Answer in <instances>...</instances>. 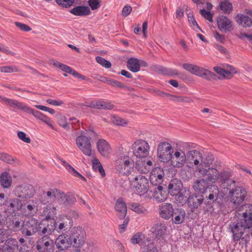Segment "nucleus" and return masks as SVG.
Listing matches in <instances>:
<instances>
[{
    "label": "nucleus",
    "instance_id": "obj_34",
    "mask_svg": "<svg viewBox=\"0 0 252 252\" xmlns=\"http://www.w3.org/2000/svg\"><path fill=\"white\" fill-rule=\"evenodd\" d=\"M28 113L32 114L36 119L42 121L43 123L49 126L51 128L54 129V126L52 124V122L51 120L43 113L37 110H33L31 108H30V110Z\"/></svg>",
    "mask_w": 252,
    "mask_h": 252
},
{
    "label": "nucleus",
    "instance_id": "obj_7",
    "mask_svg": "<svg viewBox=\"0 0 252 252\" xmlns=\"http://www.w3.org/2000/svg\"><path fill=\"white\" fill-rule=\"evenodd\" d=\"M186 160V154L184 150L181 149H177L173 151L169 158L172 166L176 168L183 167L185 164Z\"/></svg>",
    "mask_w": 252,
    "mask_h": 252
},
{
    "label": "nucleus",
    "instance_id": "obj_54",
    "mask_svg": "<svg viewBox=\"0 0 252 252\" xmlns=\"http://www.w3.org/2000/svg\"><path fill=\"white\" fill-rule=\"evenodd\" d=\"M0 160L7 163L12 164L15 163V159L10 155L4 153H0Z\"/></svg>",
    "mask_w": 252,
    "mask_h": 252
},
{
    "label": "nucleus",
    "instance_id": "obj_53",
    "mask_svg": "<svg viewBox=\"0 0 252 252\" xmlns=\"http://www.w3.org/2000/svg\"><path fill=\"white\" fill-rule=\"evenodd\" d=\"M51 229H48L45 225L42 227V224L40 223L37 227L38 234L42 237H49L48 235L51 234Z\"/></svg>",
    "mask_w": 252,
    "mask_h": 252
},
{
    "label": "nucleus",
    "instance_id": "obj_49",
    "mask_svg": "<svg viewBox=\"0 0 252 252\" xmlns=\"http://www.w3.org/2000/svg\"><path fill=\"white\" fill-rule=\"evenodd\" d=\"M220 9L225 14H229L232 10V5L228 0L221 1L219 4Z\"/></svg>",
    "mask_w": 252,
    "mask_h": 252
},
{
    "label": "nucleus",
    "instance_id": "obj_31",
    "mask_svg": "<svg viewBox=\"0 0 252 252\" xmlns=\"http://www.w3.org/2000/svg\"><path fill=\"white\" fill-rule=\"evenodd\" d=\"M97 148L99 153L103 157H108L111 152L109 143L103 139H100L96 143Z\"/></svg>",
    "mask_w": 252,
    "mask_h": 252
},
{
    "label": "nucleus",
    "instance_id": "obj_23",
    "mask_svg": "<svg viewBox=\"0 0 252 252\" xmlns=\"http://www.w3.org/2000/svg\"><path fill=\"white\" fill-rule=\"evenodd\" d=\"M204 198L202 195H197L194 193L190 195L188 198V205L189 207L193 211L198 208L202 204L204 201Z\"/></svg>",
    "mask_w": 252,
    "mask_h": 252
},
{
    "label": "nucleus",
    "instance_id": "obj_6",
    "mask_svg": "<svg viewBox=\"0 0 252 252\" xmlns=\"http://www.w3.org/2000/svg\"><path fill=\"white\" fill-rule=\"evenodd\" d=\"M134 155L139 158L147 157L149 154L150 146L148 143L143 140H138L132 145Z\"/></svg>",
    "mask_w": 252,
    "mask_h": 252
},
{
    "label": "nucleus",
    "instance_id": "obj_56",
    "mask_svg": "<svg viewBox=\"0 0 252 252\" xmlns=\"http://www.w3.org/2000/svg\"><path fill=\"white\" fill-rule=\"evenodd\" d=\"M214 160V157L212 155H208L206 156L205 158L202 160V162H201V164L199 166L203 165V167L207 168L210 167V166L211 165Z\"/></svg>",
    "mask_w": 252,
    "mask_h": 252
},
{
    "label": "nucleus",
    "instance_id": "obj_9",
    "mask_svg": "<svg viewBox=\"0 0 252 252\" xmlns=\"http://www.w3.org/2000/svg\"><path fill=\"white\" fill-rule=\"evenodd\" d=\"M247 194L246 190L243 187H235L230 189L228 195L231 202L240 204L244 201Z\"/></svg>",
    "mask_w": 252,
    "mask_h": 252
},
{
    "label": "nucleus",
    "instance_id": "obj_5",
    "mask_svg": "<svg viewBox=\"0 0 252 252\" xmlns=\"http://www.w3.org/2000/svg\"><path fill=\"white\" fill-rule=\"evenodd\" d=\"M173 152V148L171 145L168 142H161L158 146V157L159 160L161 162H167L169 161V158Z\"/></svg>",
    "mask_w": 252,
    "mask_h": 252
},
{
    "label": "nucleus",
    "instance_id": "obj_18",
    "mask_svg": "<svg viewBox=\"0 0 252 252\" xmlns=\"http://www.w3.org/2000/svg\"><path fill=\"white\" fill-rule=\"evenodd\" d=\"M214 70L218 74V78L220 80L230 79L236 73L235 68L231 65L228 66L227 69L215 66L214 67Z\"/></svg>",
    "mask_w": 252,
    "mask_h": 252
},
{
    "label": "nucleus",
    "instance_id": "obj_24",
    "mask_svg": "<svg viewBox=\"0 0 252 252\" xmlns=\"http://www.w3.org/2000/svg\"><path fill=\"white\" fill-rule=\"evenodd\" d=\"M183 187V184L181 181L176 179H173L168 185V193L175 196L184 189Z\"/></svg>",
    "mask_w": 252,
    "mask_h": 252
},
{
    "label": "nucleus",
    "instance_id": "obj_51",
    "mask_svg": "<svg viewBox=\"0 0 252 252\" xmlns=\"http://www.w3.org/2000/svg\"><path fill=\"white\" fill-rule=\"evenodd\" d=\"M58 124L67 131L70 130L69 126L70 122H68L64 116L60 115L58 118Z\"/></svg>",
    "mask_w": 252,
    "mask_h": 252
},
{
    "label": "nucleus",
    "instance_id": "obj_8",
    "mask_svg": "<svg viewBox=\"0 0 252 252\" xmlns=\"http://www.w3.org/2000/svg\"><path fill=\"white\" fill-rule=\"evenodd\" d=\"M183 67L191 74L204 79H209L210 77L214 75L211 71L201 67L195 64H183Z\"/></svg>",
    "mask_w": 252,
    "mask_h": 252
},
{
    "label": "nucleus",
    "instance_id": "obj_50",
    "mask_svg": "<svg viewBox=\"0 0 252 252\" xmlns=\"http://www.w3.org/2000/svg\"><path fill=\"white\" fill-rule=\"evenodd\" d=\"M92 167L94 171H96L98 170L102 177L105 176V171L101 164L97 158H94L92 160Z\"/></svg>",
    "mask_w": 252,
    "mask_h": 252
},
{
    "label": "nucleus",
    "instance_id": "obj_15",
    "mask_svg": "<svg viewBox=\"0 0 252 252\" xmlns=\"http://www.w3.org/2000/svg\"><path fill=\"white\" fill-rule=\"evenodd\" d=\"M56 231L59 233H63L69 230L73 225V221L70 217L62 216L57 221H55Z\"/></svg>",
    "mask_w": 252,
    "mask_h": 252
},
{
    "label": "nucleus",
    "instance_id": "obj_13",
    "mask_svg": "<svg viewBox=\"0 0 252 252\" xmlns=\"http://www.w3.org/2000/svg\"><path fill=\"white\" fill-rule=\"evenodd\" d=\"M247 228L242 222L238 221H231L228 224V229L232 234L233 239L239 241Z\"/></svg>",
    "mask_w": 252,
    "mask_h": 252
},
{
    "label": "nucleus",
    "instance_id": "obj_10",
    "mask_svg": "<svg viewBox=\"0 0 252 252\" xmlns=\"http://www.w3.org/2000/svg\"><path fill=\"white\" fill-rule=\"evenodd\" d=\"M38 252H54L55 242L50 237H41L37 242Z\"/></svg>",
    "mask_w": 252,
    "mask_h": 252
},
{
    "label": "nucleus",
    "instance_id": "obj_11",
    "mask_svg": "<svg viewBox=\"0 0 252 252\" xmlns=\"http://www.w3.org/2000/svg\"><path fill=\"white\" fill-rule=\"evenodd\" d=\"M151 231L155 236L157 241H165L168 235V228L165 223L158 222L151 228Z\"/></svg>",
    "mask_w": 252,
    "mask_h": 252
},
{
    "label": "nucleus",
    "instance_id": "obj_43",
    "mask_svg": "<svg viewBox=\"0 0 252 252\" xmlns=\"http://www.w3.org/2000/svg\"><path fill=\"white\" fill-rule=\"evenodd\" d=\"M0 182L3 188L10 187L12 184V179L10 174L7 172L2 173L0 176Z\"/></svg>",
    "mask_w": 252,
    "mask_h": 252
},
{
    "label": "nucleus",
    "instance_id": "obj_44",
    "mask_svg": "<svg viewBox=\"0 0 252 252\" xmlns=\"http://www.w3.org/2000/svg\"><path fill=\"white\" fill-rule=\"evenodd\" d=\"M27 209L28 211V215H33L32 213H35L40 208L39 203L37 199H33L28 202Z\"/></svg>",
    "mask_w": 252,
    "mask_h": 252
},
{
    "label": "nucleus",
    "instance_id": "obj_2",
    "mask_svg": "<svg viewBox=\"0 0 252 252\" xmlns=\"http://www.w3.org/2000/svg\"><path fill=\"white\" fill-rule=\"evenodd\" d=\"M86 232L84 229L80 226L73 227L70 232L69 238L72 246L81 247L85 241Z\"/></svg>",
    "mask_w": 252,
    "mask_h": 252
},
{
    "label": "nucleus",
    "instance_id": "obj_60",
    "mask_svg": "<svg viewBox=\"0 0 252 252\" xmlns=\"http://www.w3.org/2000/svg\"><path fill=\"white\" fill-rule=\"evenodd\" d=\"M200 13L205 19L210 22H213V15L210 11H206L204 9H203L200 11Z\"/></svg>",
    "mask_w": 252,
    "mask_h": 252
},
{
    "label": "nucleus",
    "instance_id": "obj_28",
    "mask_svg": "<svg viewBox=\"0 0 252 252\" xmlns=\"http://www.w3.org/2000/svg\"><path fill=\"white\" fill-rule=\"evenodd\" d=\"M115 209L118 218L122 220L125 218L127 213V207L125 201L122 198L117 199L115 204Z\"/></svg>",
    "mask_w": 252,
    "mask_h": 252
},
{
    "label": "nucleus",
    "instance_id": "obj_59",
    "mask_svg": "<svg viewBox=\"0 0 252 252\" xmlns=\"http://www.w3.org/2000/svg\"><path fill=\"white\" fill-rule=\"evenodd\" d=\"M57 3L64 7L71 6L74 2L75 0H56Z\"/></svg>",
    "mask_w": 252,
    "mask_h": 252
},
{
    "label": "nucleus",
    "instance_id": "obj_46",
    "mask_svg": "<svg viewBox=\"0 0 252 252\" xmlns=\"http://www.w3.org/2000/svg\"><path fill=\"white\" fill-rule=\"evenodd\" d=\"M242 218L240 221L243 223V225L246 226L247 229H249L252 227V213L244 212L242 214Z\"/></svg>",
    "mask_w": 252,
    "mask_h": 252
},
{
    "label": "nucleus",
    "instance_id": "obj_14",
    "mask_svg": "<svg viewBox=\"0 0 252 252\" xmlns=\"http://www.w3.org/2000/svg\"><path fill=\"white\" fill-rule=\"evenodd\" d=\"M203 167V165L199 166L197 170L202 176L206 175L207 176V181L211 183H215L217 182V180L219 177V172L215 168Z\"/></svg>",
    "mask_w": 252,
    "mask_h": 252
},
{
    "label": "nucleus",
    "instance_id": "obj_45",
    "mask_svg": "<svg viewBox=\"0 0 252 252\" xmlns=\"http://www.w3.org/2000/svg\"><path fill=\"white\" fill-rule=\"evenodd\" d=\"M155 70L158 73L162 75H172L178 74V72L175 69L166 68L161 65L156 66Z\"/></svg>",
    "mask_w": 252,
    "mask_h": 252
},
{
    "label": "nucleus",
    "instance_id": "obj_42",
    "mask_svg": "<svg viewBox=\"0 0 252 252\" xmlns=\"http://www.w3.org/2000/svg\"><path fill=\"white\" fill-rule=\"evenodd\" d=\"M91 106L97 109L111 110L114 105L108 101L99 100L91 103Z\"/></svg>",
    "mask_w": 252,
    "mask_h": 252
},
{
    "label": "nucleus",
    "instance_id": "obj_17",
    "mask_svg": "<svg viewBox=\"0 0 252 252\" xmlns=\"http://www.w3.org/2000/svg\"><path fill=\"white\" fill-rule=\"evenodd\" d=\"M219 190L217 186L211 185L210 188L204 194V201L205 204L211 205L218 199Z\"/></svg>",
    "mask_w": 252,
    "mask_h": 252
},
{
    "label": "nucleus",
    "instance_id": "obj_37",
    "mask_svg": "<svg viewBox=\"0 0 252 252\" xmlns=\"http://www.w3.org/2000/svg\"><path fill=\"white\" fill-rule=\"evenodd\" d=\"M70 12L75 16H83L89 15L90 9L87 6H77L71 9Z\"/></svg>",
    "mask_w": 252,
    "mask_h": 252
},
{
    "label": "nucleus",
    "instance_id": "obj_1",
    "mask_svg": "<svg viewBox=\"0 0 252 252\" xmlns=\"http://www.w3.org/2000/svg\"><path fill=\"white\" fill-rule=\"evenodd\" d=\"M117 170L122 175L131 174L134 170V162L133 159L126 156H121L115 162Z\"/></svg>",
    "mask_w": 252,
    "mask_h": 252
},
{
    "label": "nucleus",
    "instance_id": "obj_22",
    "mask_svg": "<svg viewBox=\"0 0 252 252\" xmlns=\"http://www.w3.org/2000/svg\"><path fill=\"white\" fill-rule=\"evenodd\" d=\"M246 13L249 15L252 18L244 14H238L235 19L238 24L244 28L250 27L252 25V10L246 11Z\"/></svg>",
    "mask_w": 252,
    "mask_h": 252
},
{
    "label": "nucleus",
    "instance_id": "obj_12",
    "mask_svg": "<svg viewBox=\"0 0 252 252\" xmlns=\"http://www.w3.org/2000/svg\"><path fill=\"white\" fill-rule=\"evenodd\" d=\"M133 186L136 189V191L140 195L146 193L148 191L149 187L147 178L141 175L134 177Z\"/></svg>",
    "mask_w": 252,
    "mask_h": 252
},
{
    "label": "nucleus",
    "instance_id": "obj_61",
    "mask_svg": "<svg viewBox=\"0 0 252 252\" xmlns=\"http://www.w3.org/2000/svg\"><path fill=\"white\" fill-rule=\"evenodd\" d=\"M15 25L22 31L29 32L32 30V29L29 26L23 23L16 22Z\"/></svg>",
    "mask_w": 252,
    "mask_h": 252
},
{
    "label": "nucleus",
    "instance_id": "obj_16",
    "mask_svg": "<svg viewBox=\"0 0 252 252\" xmlns=\"http://www.w3.org/2000/svg\"><path fill=\"white\" fill-rule=\"evenodd\" d=\"M23 207L22 201L18 198L9 199L5 204V213L13 214L20 210Z\"/></svg>",
    "mask_w": 252,
    "mask_h": 252
},
{
    "label": "nucleus",
    "instance_id": "obj_47",
    "mask_svg": "<svg viewBox=\"0 0 252 252\" xmlns=\"http://www.w3.org/2000/svg\"><path fill=\"white\" fill-rule=\"evenodd\" d=\"M43 213L45 217L46 220H54V218L56 215V208L54 206L44 207Z\"/></svg>",
    "mask_w": 252,
    "mask_h": 252
},
{
    "label": "nucleus",
    "instance_id": "obj_58",
    "mask_svg": "<svg viewBox=\"0 0 252 252\" xmlns=\"http://www.w3.org/2000/svg\"><path fill=\"white\" fill-rule=\"evenodd\" d=\"M142 249L143 252H158L156 247L152 243L145 245Z\"/></svg>",
    "mask_w": 252,
    "mask_h": 252
},
{
    "label": "nucleus",
    "instance_id": "obj_38",
    "mask_svg": "<svg viewBox=\"0 0 252 252\" xmlns=\"http://www.w3.org/2000/svg\"><path fill=\"white\" fill-rule=\"evenodd\" d=\"M190 194L189 190L184 188L179 194L175 196L176 200L180 205L183 206L186 203H188V198L190 196Z\"/></svg>",
    "mask_w": 252,
    "mask_h": 252
},
{
    "label": "nucleus",
    "instance_id": "obj_55",
    "mask_svg": "<svg viewBox=\"0 0 252 252\" xmlns=\"http://www.w3.org/2000/svg\"><path fill=\"white\" fill-rule=\"evenodd\" d=\"M188 18L189 24V26L193 30H196L198 29L201 30V29L199 27L192 13H189L188 14Z\"/></svg>",
    "mask_w": 252,
    "mask_h": 252
},
{
    "label": "nucleus",
    "instance_id": "obj_30",
    "mask_svg": "<svg viewBox=\"0 0 252 252\" xmlns=\"http://www.w3.org/2000/svg\"><path fill=\"white\" fill-rule=\"evenodd\" d=\"M151 184L154 186H161L163 182V175L160 169H155L152 171L150 176Z\"/></svg>",
    "mask_w": 252,
    "mask_h": 252
},
{
    "label": "nucleus",
    "instance_id": "obj_20",
    "mask_svg": "<svg viewBox=\"0 0 252 252\" xmlns=\"http://www.w3.org/2000/svg\"><path fill=\"white\" fill-rule=\"evenodd\" d=\"M57 196V192L54 190L48 191L46 193H43L38 200L39 206L45 205L44 207H49L51 206V204L55 200Z\"/></svg>",
    "mask_w": 252,
    "mask_h": 252
},
{
    "label": "nucleus",
    "instance_id": "obj_21",
    "mask_svg": "<svg viewBox=\"0 0 252 252\" xmlns=\"http://www.w3.org/2000/svg\"><path fill=\"white\" fill-rule=\"evenodd\" d=\"M219 29L222 32H227L233 30V25L231 21L225 16H219L217 20Z\"/></svg>",
    "mask_w": 252,
    "mask_h": 252
},
{
    "label": "nucleus",
    "instance_id": "obj_48",
    "mask_svg": "<svg viewBox=\"0 0 252 252\" xmlns=\"http://www.w3.org/2000/svg\"><path fill=\"white\" fill-rule=\"evenodd\" d=\"M37 220L35 219H32L24 223L22 225L24 228L29 230L32 233L35 234L37 231Z\"/></svg>",
    "mask_w": 252,
    "mask_h": 252
},
{
    "label": "nucleus",
    "instance_id": "obj_62",
    "mask_svg": "<svg viewBox=\"0 0 252 252\" xmlns=\"http://www.w3.org/2000/svg\"><path fill=\"white\" fill-rule=\"evenodd\" d=\"M127 68L132 72H137L140 69L141 64H126Z\"/></svg>",
    "mask_w": 252,
    "mask_h": 252
},
{
    "label": "nucleus",
    "instance_id": "obj_40",
    "mask_svg": "<svg viewBox=\"0 0 252 252\" xmlns=\"http://www.w3.org/2000/svg\"><path fill=\"white\" fill-rule=\"evenodd\" d=\"M57 195L60 197V201L65 206L71 205L76 201V198L71 194H65L63 192H58L57 190Z\"/></svg>",
    "mask_w": 252,
    "mask_h": 252
},
{
    "label": "nucleus",
    "instance_id": "obj_32",
    "mask_svg": "<svg viewBox=\"0 0 252 252\" xmlns=\"http://www.w3.org/2000/svg\"><path fill=\"white\" fill-rule=\"evenodd\" d=\"M194 190L198 193L204 194L210 188L205 179L196 180L193 186Z\"/></svg>",
    "mask_w": 252,
    "mask_h": 252
},
{
    "label": "nucleus",
    "instance_id": "obj_27",
    "mask_svg": "<svg viewBox=\"0 0 252 252\" xmlns=\"http://www.w3.org/2000/svg\"><path fill=\"white\" fill-rule=\"evenodd\" d=\"M4 105L12 108L20 110L24 112L28 113L30 107L25 103L20 102L17 100L7 98Z\"/></svg>",
    "mask_w": 252,
    "mask_h": 252
},
{
    "label": "nucleus",
    "instance_id": "obj_39",
    "mask_svg": "<svg viewBox=\"0 0 252 252\" xmlns=\"http://www.w3.org/2000/svg\"><path fill=\"white\" fill-rule=\"evenodd\" d=\"M172 220L175 224H181L185 220V212L183 209H177L173 211Z\"/></svg>",
    "mask_w": 252,
    "mask_h": 252
},
{
    "label": "nucleus",
    "instance_id": "obj_63",
    "mask_svg": "<svg viewBox=\"0 0 252 252\" xmlns=\"http://www.w3.org/2000/svg\"><path fill=\"white\" fill-rule=\"evenodd\" d=\"M0 71L3 72L11 73L17 71L16 67L12 66L0 67Z\"/></svg>",
    "mask_w": 252,
    "mask_h": 252
},
{
    "label": "nucleus",
    "instance_id": "obj_19",
    "mask_svg": "<svg viewBox=\"0 0 252 252\" xmlns=\"http://www.w3.org/2000/svg\"><path fill=\"white\" fill-rule=\"evenodd\" d=\"M232 173L230 171H223L219 173V177L217 182L220 183L222 187H231L235 184V181L231 178Z\"/></svg>",
    "mask_w": 252,
    "mask_h": 252
},
{
    "label": "nucleus",
    "instance_id": "obj_41",
    "mask_svg": "<svg viewBox=\"0 0 252 252\" xmlns=\"http://www.w3.org/2000/svg\"><path fill=\"white\" fill-rule=\"evenodd\" d=\"M17 246L16 239L10 238L1 245V252H15Z\"/></svg>",
    "mask_w": 252,
    "mask_h": 252
},
{
    "label": "nucleus",
    "instance_id": "obj_36",
    "mask_svg": "<svg viewBox=\"0 0 252 252\" xmlns=\"http://www.w3.org/2000/svg\"><path fill=\"white\" fill-rule=\"evenodd\" d=\"M56 67L61 69L63 71L68 73L69 74H70L72 75L74 77L82 79V80H85L86 77L79 73L78 72L76 71L75 70L72 69L71 67L69 66H68L64 64H53Z\"/></svg>",
    "mask_w": 252,
    "mask_h": 252
},
{
    "label": "nucleus",
    "instance_id": "obj_57",
    "mask_svg": "<svg viewBox=\"0 0 252 252\" xmlns=\"http://www.w3.org/2000/svg\"><path fill=\"white\" fill-rule=\"evenodd\" d=\"M112 122L116 125L125 126L127 124V121L118 116H112Z\"/></svg>",
    "mask_w": 252,
    "mask_h": 252
},
{
    "label": "nucleus",
    "instance_id": "obj_3",
    "mask_svg": "<svg viewBox=\"0 0 252 252\" xmlns=\"http://www.w3.org/2000/svg\"><path fill=\"white\" fill-rule=\"evenodd\" d=\"M35 189L33 186L28 184H23L17 186L14 190V194L18 198L26 200L33 197Z\"/></svg>",
    "mask_w": 252,
    "mask_h": 252
},
{
    "label": "nucleus",
    "instance_id": "obj_64",
    "mask_svg": "<svg viewBox=\"0 0 252 252\" xmlns=\"http://www.w3.org/2000/svg\"><path fill=\"white\" fill-rule=\"evenodd\" d=\"M17 135L19 138L23 142L27 143H30L31 142V139L29 137H27V135L25 132L23 131H19Z\"/></svg>",
    "mask_w": 252,
    "mask_h": 252
},
{
    "label": "nucleus",
    "instance_id": "obj_4",
    "mask_svg": "<svg viewBox=\"0 0 252 252\" xmlns=\"http://www.w3.org/2000/svg\"><path fill=\"white\" fill-rule=\"evenodd\" d=\"M84 134V131L81 132L80 135L76 138V144L78 148L85 155L90 157L92 153L90 138L85 136Z\"/></svg>",
    "mask_w": 252,
    "mask_h": 252
},
{
    "label": "nucleus",
    "instance_id": "obj_29",
    "mask_svg": "<svg viewBox=\"0 0 252 252\" xmlns=\"http://www.w3.org/2000/svg\"><path fill=\"white\" fill-rule=\"evenodd\" d=\"M153 196L156 201L160 202L167 198L168 193L165 190V188H164L162 186H158L154 189Z\"/></svg>",
    "mask_w": 252,
    "mask_h": 252
},
{
    "label": "nucleus",
    "instance_id": "obj_33",
    "mask_svg": "<svg viewBox=\"0 0 252 252\" xmlns=\"http://www.w3.org/2000/svg\"><path fill=\"white\" fill-rule=\"evenodd\" d=\"M187 159L189 160L190 162H193L194 165L199 164L200 162H202L203 157L201 153L196 150L189 151L187 154Z\"/></svg>",
    "mask_w": 252,
    "mask_h": 252
},
{
    "label": "nucleus",
    "instance_id": "obj_25",
    "mask_svg": "<svg viewBox=\"0 0 252 252\" xmlns=\"http://www.w3.org/2000/svg\"><path fill=\"white\" fill-rule=\"evenodd\" d=\"M57 248L61 250L66 249L72 245L69 236L60 235L55 242Z\"/></svg>",
    "mask_w": 252,
    "mask_h": 252
},
{
    "label": "nucleus",
    "instance_id": "obj_35",
    "mask_svg": "<svg viewBox=\"0 0 252 252\" xmlns=\"http://www.w3.org/2000/svg\"><path fill=\"white\" fill-rule=\"evenodd\" d=\"M174 210L170 203H164L160 208L159 215L160 217L164 219H169L172 216Z\"/></svg>",
    "mask_w": 252,
    "mask_h": 252
},
{
    "label": "nucleus",
    "instance_id": "obj_26",
    "mask_svg": "<svg viewBox=\"0 0 252 252\" xmlns=\"http://www.w3.org/2000/svg\"><path fill=\"white\" fill-rule=\"evenodd\" d=\"M153 166V162L150 160L144 159L137 161L135 169L137 171L142 174L148 173Z\"/></svg>",
    "mask_w": 252,
    "mask_h": 252
},
{
    "label": "nucleus",
    "instance_id": "obj_52",
    "mask_svg": "<svg viewBox=\"0 0 252 252\" xmlns=\"http://www.w3.org/2000/svg\"><path fill=\"white\" fill-rule=\"evenodd\" d=\"M128 206L131 210L139 214L144 213L146 211L143 206L137 203H129Z\"/></svg>",
    "mask_w": 252,
    "mask_h": 252
}]
</instances>
